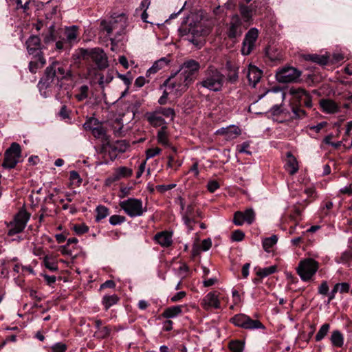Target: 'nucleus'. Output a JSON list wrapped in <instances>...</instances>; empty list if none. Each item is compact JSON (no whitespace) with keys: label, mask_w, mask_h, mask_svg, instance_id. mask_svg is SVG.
<instances>
[{"label":"nucleus","mask_w":352,"mask_h":352,"mask_svg":"<svg viewBox=\"0 0 352 352\" xmlns=\"http://www.w3.org/2000/svg\"><path fill=\"white\" fill-rule=\"evenodd\" d=\"M200 68L199 63L195 60H189L184 62L180 68V74L175 80L172 81L174 76H170L160 85V89L167 87L168 89L174 91L177 97L181 96L193 82L195 76Z\"/></svg>","instance_id":"obj_1"},{"label":"nucleus","mask_w":352,"mask_h":352,"mask_svg":"<svg viewBox=\"0 0 352 352\" xmlns=\"http://www.w3.org/2000/svg\"><path fill=\"white\" fill-rule=\"evenodd\" d=\"M72 65L67 69L66 65L59 61H53L45 70L43 76L40 80L46 88L49 87L52 82L56 78L59 80H73L74 74L71 69Z\"/></svg>","instance_id":"obj_2"},{"label":"nucleus","mask_w":352,"mask_h":352,"mask_svg":"<svg viewBox=\"0 0 352 352\" xmlns=\"http://www.w3.org/2000/svg\"><path fill=\"white\" fill-rule=\"evenodd\" d=\"M289 93L292 96L291 109L293 113L292 118L302 119L306 116V112L302 107L311 108L313 106L311 96L305 89L300 87H291Z\"/></svg>","instance_id":"obj_3"},{"label":"nucleus","mask_w":352,"mask_h":352,"mask_svg":"<svg viewBox=\"0 0 352 352\" xmlns=\"http://www.w3.org/2000/svg\"><path fill=\"white\" fill-rule=\"evenodd\" d=\"M72 58L74 60V64L78 67L80 65L81 58L83 60L90 58L99 70L104 69L109 66L108 58L104 50L100 47L91 49L80 48L78 52L72 54Z\"/></svg>","instance_id":"obj_4"},{"label":"nucleus","mask_w":352,"mask_h":352,"mask_svg":"<svg viewBox=\"0 0 352 352\" xmlns=\"http://www.w3.org/2000/svg\"><path fill=\"white\" fill-rule=\"evenodd\" d=\"M224 78V75L219 69L210 66L205 71L202 80L199 85L210 91L218 92L222 89Z\"/></svg>","instance_id":"obj_5"},{"label":"nucleus","mask_w":352,"mask_h":352,"mask_svg":"<svg viewBox=\"0 0 352 352\" xmlns=\"http://www.w3.org/2000/svg\"><path fill=\"white\" fill-rule=\"evenodd\" d=\"M30 218V214L25 209H21L14 216L12 221L7 224L9 228L8 235L14 236L21 233L25 229Z\"/></svg>","instance_id":"obj_6"},{"label":"nucleus","mask_w":352,"mask_h":352,"mask_svg":"<svg viewBox=\"0 0 352 352\" xmlns=\"http://www.w3.org/2000/svg\"><path fill=\"white\" fill-rule=\"evenodd\" d=\"M319 263L314 258H308L300 261L296 269L297 273L303 281H309L315 275Z\"/></svg>","instance_id":"obj_7"},{"label":"nucleus","mask_w":352,"mask_h":352,"mask_svg":"<svg viewBox=\"0 0 352 352\" xmlns=\"http://www.w3.org/2000/svg\"><path fill=\"white\" fill-rule=\"evenodd\" d=\"M119 206L131 218L140 217L146 211V208L142 206V201L136 198H129L120 201Z\"/></svg>","instance_id":"obj_8"},{"label":"nucleus","mask_w":352,"mask_h":352,"mask_svg":"<svg viewBox=\"0 0 352 352\" xmlns=\"http://www.w3.org/2000/svg\"><path fill=\"white\" fill-rule=\"evenodd\" d=\"M21 157V148L19 144L13 142L4 153L2 167L5 169L14 168Z\"/></svg>","instance_id":"obj_9"},{"label":"nucleus","mask_w":352,"mask_h":352,"mask_svg":"<svg viewBox=\"0 0 352 352\" xmlns=\"http://www.w3.org/2000/svg\"><path fill=\"white\" fill-rule=\"evenodd\" d=\"M302 74L300 70L292 66H284L276 71V79L280 83L295 82Z\"/></svg>","instance_id":"obj_10"},{"label":"nucleus","mask_w":352,"mask_h":352,"mask_svg":"<svg viewBox=\"0 0 352 352\" xmlns=\"http://www.w3.org/2000/svg\"><path fill=\"white\" fill-rule=\"evenodd\" d=\"M258 34V30L256 28H252L248 31L242 42L241 52L243 55L248 56L251 54L255 47Z\"/></svg>","instance_id":"obj_11"},{"label":"nucleus","mask_w":352,"mask_h":352,"mask_svg":"<svg viewBox=\"0 0 352 352\" xmlns=\"http://www.w3.org/2000/svg\"><path fill=\"white\" fill-rule=\"evenodd\" d=\"M25 45L28 52L30 55L38 57V60L41 61V65H45L46 63L43 54L41 51V38L38 36H30L26 41Z\"/></svg>","instance_id":"obj_12"},{"label":"nucleus","mask_w":352,"mask_h":352,"mask_svg":"<svg viewBox=\"0 0 352 352\" xmlns=\"http://www.w3.org/2000/svg\"><path fill=\"white\" fill-rule=\"evenodd\" d=\"M255 212L252 208H247L243 212L236 211L234 213L233 223L237 226L243 225L245 222L251 225L255 221Z\"/></svg>","instance_id":"obj_13"},{"label":"nucleus","mask_w":352,"mask_h":352,"mask_svg":"<svg viewBox=\"0 0 352 352\" xmlns=\"http://www.w3.org/2000/svg\"><path fill=\"white\" fill-rule=\"evenodd\" d=\"M241 26L242 22L239 16L237 14L232 16L228 24L226 31L228 37L232 40L241 36L243 33Z\"/></svg>","instance_id":"obj_14"},{"label":"nucleus","mask_w":352,"mask_h":352,"mask_svg":"<svg viewBox=\"0 0 352 352\" xmlns=\"http://www.w3.org/2000/svg\"><path fill=\"white\" fill-rule=\"evenodd\" d=\"M133 170L126 166L117 168L111 175L105 179V185L111 186L113 183L120 180L122 178H127L132 175Z\"/></svg>","instance_id":"obj_15"},{"label":"nucleus","mask_w":352,"mask_h":352,"mask_svg":"<svg viewBox=\"0 0 352 352\" xmlns=\"http://www.w3.org/2000/svg\"><path fill=\"white\" fill-rule=\"evenodd\" d=\"M216 133L218 135H223L224 138L227 141H230L236 139L239 135H240L241 131L238 126L235 125H230L228 127H223L218 129Z\"/></svg>","instance_id":"obj_16"},{"label":"nucleus","mask_w":352,"mask_h":352,"mask_svg":"<svg viewBox=\"0 0 352 352\" xmlns=\"http://www.w3.org/2000/svg\"><path fill=\"white\" fill-rule=\"evenodd\" d=\"M262 74L263 72L257 67L252 65H249L247 78L250 85L255 87L256 85L260 81Z\"/></svg>","instance_id":"obj_17"},{"label":"nucleus","mask_w":352,"mask_h":352,"mask_svg":"<svg viewBox=\"0 0 352 352\" xmlns=\"http://www.w3.org/2000/svg\"><path fill=\"white\" fill-rule=\"evenodd\" d=\"M155 241L163 248H168L173 243L172 233L168 231L157 232L154 236Z\"/></svg>","instance_id":"obj_18"},{"label":"nucleus","mask_w":352,"mask_h":352,"mask_svg":"<svg viewBox=\"0 0 352 352\" xmlns=\"http://www.w3.org/2000/svg\"><path fill=\"white\" fill-rule=\"evenodd\" d=\"M226 68L228 70L227 80L231 84H236L239 80V67L227 61Z\"/></svg>","instance_id":"obj_19"},{"label":"nucleus","mask_w":352,"mask_h":352,"mask_svg":"<svg viewBox=\"0 0 352 352\" xmlns=\"http://www.w3.org/2000/svg\"><path fill=\"white\" fill-rule=\"evenodd\" d=\"M157 114L158 113L157 112V111H155V112L147 113L146 114L147 121L153 127L166 126L165 120L162 116H158Z\"/></svg>","instance_id":"obj_20"},{"label":"nucleus","mask_w":352,"mask_h":352,"mask_svg":"<svg viewBox=\"0 0 352 352\" xmlns=\"http://www.w3.org/2000/svg\"><path fill=\"white\" fill-rule=\"evenodd\" d=\"M320 104L322 111L327 113H334L339 111V107L336 102L330 99H322Z\"/></svg>","instance_id":"obj_21"},{"label":"nucleus","mask_w":352,"mask_h":352,"mask_svg":"<svg viewBox=\"0 0 352 352\" xmlns=\"http://www.w3.org/2000/svg\"><path fill=\"white\" fill-rule=\"evenodd\" d=\"M239 12L242 19L245 23H247L250 25L252 22L254 11L252 10L251 5L246 6L244 4H240Z\"/></svg>","instance_id":"obj_22"},{"label":"nucleus","mask_w":352,"mask_h":352,"mask_svg":"<svg viewBox=\"0 0 352 352\" xmlns=\"http://www.w3.org/2000/svg\"><path fill=\"white\" fill-rule=\"evenodd\" d=\"M303 58L307 61H311L315 63L320 66L327 65L329 63V57L327 55H318L314 54H305Z\"/></svg>","instance_id":"obj_23"},{"label":"nucleus","mask_w":352,"mask_h":352,"mask_svg":"<svg viewBox=\"0 0 352 352\" xmlns=\"http://www.w3.org/2000/svg\"><path fill=\"white\" fill-rule=\"evenodd\" d=\"M183 307L184 306L182 305H175L167 307L162 313L161 316L166 319L175 318L182 313Z\"/></svg>","instance_id":"obj_24"},{"label":"nucleus","mask_w":352,"mask_h":352,"mask_svg":"<svg viewBox=\"0 0 352 352\" xmlns=\"http://www.w3.org/2000/svg\"><path fill=\"white\" fill-rule=\"evenodd\" d=\"M169 63L170 59H168L167 57H163L156 60L153 63V66L147 70L146 76H150L151 74H155L159 70L168 65Z\"/></svg>","instance_id":"obj_25"},{"label":"nucleus","mask_w":352,"mask_h":352,"mask_svg":"<svg viewBox=\"0 0 352 352\" xmlns=\"http://www.w3.org/2000/svg\"><path fill=\"white\" fill-rule=\"evenodd\" d=\"M287 157L286 169L290 175H293L298 170V164L296 157L290 152L287 153Z\"/></svg>","instance_id":"obj_26"},{"label":"nucleus","mask_w":352,"mask_h":352,"mask_svg":"<svg viewBox=\"0 0 352 352\" xmlns=\"http://www.w3.org/2000/svg\"><path fill=\"white\" fill-rule=\"evenodd\" d=\"M78 28L76 25H72L67 28L65 31V39L69 47L76 41L78 36Z\"/></svg>","instance_id":"obj_27"},{"label":"nucleus","mask_w":352,"mask_h":352,"mask_svg":"<svg viewBox=\"0 0 352 352\" xmlns=\"http://www.w3.org/2000/svg\"><path fill=\"white\" fill-rule=\"evenodd\" d=\"M120 300V298L116 294L104 295L102 300V304L104 308L107 311L111 307L116 305Z\"/></svg>","instance_id":"obj_28"},{"label":"nucleus","mask_w":352,"mask_h":352,"mask_svg":"<svg viewBox=\"0 0 352 352\" xmlns=\"http://www.w3.org/2000/svg\"><path fill=\"white\" fill-rule=\"evenodd\" d=\"M204 301L209 307L218 309L220 307V302L218 299V296L215 292H209L204 298Z\"/></svg>","instance_id":"obj_29"},{"label":"nucleus","mask_w":352,"mask_h":352,"mask_svg":"<svg viewBox=\"0 0 352 352\" xmlns=\"http://www.w3.org/2000/svg\"><path fill=\"white\" fill-rule=\"evenodd\" d=\"M265 55L272 62L280 60L282 56L280 52L276 48L271 46L265 48Z\"/></svg>","instance_id":"obj_30"},{"label":"nucleus","mask_w":352,"mask_h":352,"mask_svg":"<svg viewBox=\"0 0 352 352\" xmlns=\"http://www.w3.org/2000/svg\"><path fill=\"white\" fill-rule=\"evenodd\" d=\"M330 340L332 345L336 347H342L344 344V337L339 330L332 331Z\"/></svg>","instance_id":"obj_31"},{"label":"nucleus","mask_w":352,"mask_h":352,"mask_svg":"<svg viewBox=\"0 0 352 352\" xmlns=\"http://www.w3.org/2000/svg\"><path fill=\"white\" fill-rule=\"evenodd\" d=\"M249 320V316L243 314H238L230 318V321L235 326L244 329L245 322Z\"/></svg>","instance_id":"obj_32"},{"label":"nucleus","mask_w":352,"mask_h":352,"mask_svg":"<svg viewBox=\"0 0 352 352\" xmlns=\"http://www.w3.org/2000/svg\"><path fill=\"white\" fill-rule=\"evenodd\" d=\"M250 5L252 8L254 15H261L267 9V4L264 0L259 1H254V2Z\"/></svg>","instance_id":"obj_33"},{"label":"nucleus","mask_w":352,"mask_h":352,"mask_svg":"<svg viewBox=\"0 0 352 352\" xmlns=\"http://www.w3.org/2000/svg\"><path fill=\"white\" fill-rule=\"evenodd\" d=\"M245 329L254 330V329H265V327L258 320H254L249 316V320L245 322L244 326Z\"/></svg>","instance_id":"obj_34"},{"label":"nucleus","mask_w":352,"mask_h":352,"mask_svg":"<svg viewBox=\"0 0 352 352\" xmlns=\"http://www.w3.org/2000/svg\"><path fill=\"white\" fill-rule=\"evenodd\" d=\"M157 142L164 146H168V139L167 135V126H163L158 131L157 134Z\"/></svg>","instance_id":"obj_35"},{"label":"nucleus","mask_w":352,"mask_h":352,"mask_svg":"<svg viewBox=\"0 0 352 352\" xmlns=\"http://www.w3.org/2000/svg\"><path fill=\"white\" fill-rule=\"evenodd\" d=\"M96 221L99 222L102 219L106 218L109 214V209L104 206L100 205L97 206L96 209Z\"/></svg>","instance_id":"obj_36"},{"label":"nucleus","mask_w":352,"mask_h":352,"mask_svg":"<svg viewBox=\"0 0 352 352\" xmlns=\"http://www.w3.org/2000/svg\"><path fill=\"white\" fill-rule=\"evenodd\" d=\"M111 333V328L110 326L102 327L99 331H96L94 335L95 338L98 340H103L108 338Z\"/></svg>","instance_id":"obj_37"},{"label":"nucleus","mask_w":352,"mask_h":352,"mask_svg":"<svg viewBox=\"0 0 352 352\" xmlns=\"http://www.w3.org/2000/svg\"><path fill=\"white\" fill-rule=\"evenodd\" d=\"M277 267L276 265H272L267 267L259 268L256 272V275L259 276L261 278L268 276L276 272Z\"/></svg>","instance_id":"obj_38"},{"label":"nucleus","mask_w":352,"mask_h":352,"mask_svg":"<svg viewBox=\"0 0 352 352\" xmlns=\"http://www.w3.org/2000/svg\"><path fill=\"white\" fill-rule=\"evenodd\" d=\"M228 347L232 352H243L244 342L240 340H231L229 342Z\"/></svg>","instance_id":"obj_39"},{"label":"nucleus","mask_w":352,"mask_h":352,"mask_svg":"<svg viewBox=\"0 0 352 352\" xmlns=\"http://www.w3.org/2000/svg\"><path fill=\"white\" fill-rule=\"evenodd\" d=\"M278 237L276 235H272L270 237L266 238L263 241V249L266 252H270V249L277 243Z\"/></svg>","instance_id":"obj_40"},{"label":"nucleus","mask_w":352,"mask_h":352,"mask_svg":"<svg viewBox=\"0 0 352 352\" xmlns=\"http://www.w3.org/2000/svg\"><path fill=\"white\" fill-rule=\"evenodd\" d=\"M43 37V41L45 44H48L51 42H53L56 40V37L55 35V29L53 25H50L48 32L46 34H42Z\"/></svg>","instance_id":"obj_41"},{"label":"nucleus","mask_w":352,"mask_h":352,"mask_svg":"<svg viewBox=\"0 0 352 352\" xmlns=\"http://www.w3.org/2000/svg\"><path fill=\"white\" fill-rule=\"evenodd\" d=\"M330 329V325L328 323H324L321 326L318 332L317 333L315 340L316 342L321 341L328 333Z\"/></svg>","instance_id":"obj_42"},{"label":"nucleus","mask_w":352,"mask_h":352,"mask_svg":"<svg viewBox=\"0 0 352 352\" xmlns=\"http://www.w3.org/2000/svg\"><path fill=\"white\" fill-rule=\"evenodd\" d=\"M99 120L94 117H91L83 124V128L87 131H92L96 126L99 124Z\"/></svg>","instance_id":"obj_43"},{"label":"nucleus","mask_w":352,"mask_h":352,"mask_svg":"<svg viewBox=\"0 0 352 352\" xmlns=\"http://www.w3.org/2000/svg\"><path fill=\"white\" fill-rule=\"evenodd\" d=\"M128 146H129V144L126 140H118L116 142L115 145L112 146V149L120 153H124Z\"/></svg>","instance_id":"obj_44"},{"label":"nucleus","mask_w":352,"mask_h":352,"mask_svg":"<svg viewBox=\"0 0 352 352\" xmlns=\"http://www.w3.org/2000/svg\"><path fill=\"white\" fill-rule=\"evenodd\" d=\"M157 112L160 114L163 115L166 118H171V120H173L175 116V110L173 108L168 107V108H164V107H160Z\"/></svg>","instance_id":"obj_45"},{"label":"nucleus","mask_w":352,"mask_h":352,"mask_svg":"<svg viewBox=\"0 0 352 352\" xmlns=\"http://www.w3.org/2000/svg\"><path fill=\"white\" fill-rule=\"evenodd\" d=\"M35 58V60H32L29 63V70L32 74H36L38 69L44 66V65H41V61L38 60V57L34 56Z\"/></svg>","instance_id":"obj_46"},{"label":"nucleus","mask_w":352,"mask_h":352,"mask_svg":"<svg viewBox=\"0 0 352 352\" xmlns=\"http://www.w3.org/2000/svg\"><path fill=\"white\" fill-rule=\"evenodd\" d=\"M93 135L96 138H100L103 136L106 137V131L104 129V127L102 126V124L99 122V124L96 126L93 130L91 131Z\"/></svg>","instance_id":"obj_47"},{"label":"nucleus","mask_w":352,"mask_h":352,"mask_svg":"<svg viewBox=\"0 0 352 352\" xmlns=\"http://www.w3.org/2000/svg\"><path fill=\"white\" fill-rule=\"evenodd\" d=\"M43 264L46 268L52 272H56L58 270V265L54 261H50V257L47 255L43 258Z\"/></svg>","instance_id":"obj_48"},{"label":"nucleus","mask_w":352,"mask_h":352,"mask_svg":"<svg viewBox=\"0 0 352 352\" xmlns=\"http://www.w3.org/2000/svg\"><path fill=\"white\" fill-rule=\"evenodd\" d=\"M109 221L111 225L117 226L124 223L126 221V217L124 216L114 214L110 217Z\"/></svg>","instance_id":"obj_49"},{"label":"nucleus","mask_w":352,"mask_h":352,"mask_svg":"<svg viewBox=\"0 0 352 352\" xmlns=\"http://www.w3.org/2000/svg\"><path fill=\"white\" fill-rule=\"evenodd\" d=\"M245 233L241 230H236L232 233L231 239L232 241L239 242L244 239Z\"/></svg>","instance_id":"obj_50"},{"label":"nucleus","mask_w":352,"mask_h":352,"mask_svg":"<svg viewBox=\"0 0 352 352\" xmlns=\"http://www.w3.org/2000/svg\"><path fill=\"white\" fill-rule=\"evenodd\" d=\"M69 179L72 182H76V184L77 186H79L82 182V178L80 177L79 173L76 171V170H72L70 171L69 173Z\"/></svg>","instance_id":"obj_51"},{"label":"nucleus","mask_w":352,"mask_h":352,"mask_svg":"<svg viewBox=\"0 0 352 352\" xmlns=\"http://www.w3.org/2000/svg\"><path fill=\"white\" fill-rule=\"evenodd\" d=\"M73 229L77 234H83L89 231V227L84 223L74 225Z\"/></svg>","instance_id":"obj_52"},{"label":"nucleus","mask_w":352,"mask_h":352,"mask_svg":"<svg viewBox=\"0 0 352 352\" xmlns=\"http://www.w3.org/2000/svg\"><path fill=\"white\" fill-rule=\"evenodd\" d=\"M161 148L158 147L151 148L146 150V159L154 157L155 156L159 155L161 153Z\"/></svg>","instance_id":"obj_53"},{"label":"nucleus","mask_w":352,"mask_h":352,"mask_svg":"<svg viewBox=\"0 0 352 352\" xmlns=\"http://www.w3.org/2000/svg\"><path fill=\"white\" fill-rule=\"evenodd\" d=\"M329 290V285L326 280H324L321 283L320 285L318 287V292L319 294L326 296L328 294Z\"/></svg>","instance_id":"obj_54"},{"label":"nucleus","mask_w":352,"mask_h":352,"mask_svg":"<svg viewBox=\"0 0 352 352\" xmlns=\"http://www.w3.org/2000/svg\"><path fill=\"white\" fill-rule=\"evenodd\" d=\"M53 352H65L67 350V345L62 342H57L52 346Z\"/></svg>","instance_id":"obj_55"},{"label":"nucleus","mask_w":352,"mask_h":352,"mask_svg":"<svg viewBox=\"0 0 352 352\" xmlns=\"http://www.w3.org/2000/svg\"><path fill=\"white\" fill-rule=\"evenodd\" d=\"M182 219L184 221V224L186 226H188L190 229H192V225L197 222L195 220V217H189V216L182 215Z\"/></svg>","instance_id":"obj_56"},{"label":"nucleus","mask_w":352,"mask_h":352,"mask_svg":"<svg viewBox=\"0 0 352 352\" xmlns=\"http://www.w3.org/2000/svg\"><path fill=\"white\" fill-rule=\"evenodd\" d=\"M89 87L87 85H82L80 87V94L78 96L79 100H82L88 97Z\"/></svg>","instance_id":"obj_57"},{"label":"nucleus","mask_w":352,"mask_h":352,"mask_svg":"<svg viewBox=\"0 0 352 352\" xmlns=\"http://www.w3.org/2000/svg\"><path fill=\"white\" fill-rule=\"evenodd\" d=\"M336 285H338V291L341 294L348 293L350 291L351 286L348 283H339Z\"/></svg>","instance_id":"obj_58"},{"label":"nucleus","mask_w":352,"mask_h":352,"mask_svg":"<svg viewBox=\"0 0 352 352\" xmlns=\"http://www.w3.org/2000/svg\"><path fill=\"white\" fill-rule=\"evenodd\" d=\"M250 147V144L248 142H243L241 145L237 146V149L239 153H246L248 155H251L252 152L248 151V148Z\"/></svg>","instance_id":"obj_59"},{"label":"nucleus","mask_w":352,"mask_h":352,"mask_svg":"<svg viewBox=\"0 0 352 352\" xmlns=\"http://www.w3.org/2000/svg\"><path fill=\"white\" fill-rule=\"evenodd\" d=\"M179 33L182 36H188L190 34L191 35L195 34V30L192 28L191 27L188 28L186 26L185 27H181L179 29Z\"/></svg>","instance_id":"obj_60"},{"label":"nucleus","mask_w":352,"mask_h":352,"mask_svg":"<svg viewBox=\"0 0 352 352\" xmlns=\"http://www.w3.org/2000/svg\"><path fill=\"white\" fill-rule=\"evenodd\" d=\"M32 0H16L17 8L23 9L26 12L29 9V4Z\"/></svg>","instance_id":"obj_61"},{"label":"nucleus","mask_w":352,"mask_h":352,"mask_svg":"<svg viewBox=\"0 0 352 352\" xmlns=\"http://www.w3.org/2000/svg\"><path fill=\"white\" fill-rule=\"evenodd\" d=\"M184 216L195 217L194 206L191 204L187 206L186 208L182 213Z\"/></svg>","instance_id":"obj_62"},{"label":"nucleus","mask_w":352,"mask_h":352,"mask_svg":"<svg viewBox=\"0 0 352 352\" xmlns=\"http://www.w3.org/2000/svg\"><path fill=\"white\" fill-rule=\"evenodd\" d=\"M207 188L209 192H214L219 188V184L217 181H210L208 183Z\"/></svg>","instance_id":"obj_63"},{"label":"nucleus","mask_w":352,"mask_h":352,"mask_svg":"<svg viewBox=\"0 0 352 352\" xmlns=\"http://www.w3.org/2000/svg\"><path fill=\"white\" fill-rule=\"evenodd\" d=\"M186 294L185 292L182 291L176 293L173 296L170 298V301L173 302H178L186 296Z\"/></svg>","instance_id":"obj_64"}]
</instances>
